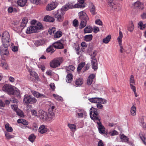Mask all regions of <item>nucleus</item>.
I'll list each match as a JSON object with an SVG mask.
<instances>
[{"label":"nucleus","instance_id":"22","mask_svg":"<svg viewBox=\"0 0 146 146\" xmlns=\"http://www.w3.org/2000/svg\"><path fill=\"white\" fill-rule=\"evenodd\" d=\"M89 8L92 15H94L96 14L95 7L93 3H90Z\"/></svg>","mask_w":146,"mask_h":146},{"label":"nucleus","instance_id":"12","mask_svg":"<svg viewBox=\"0 0 146 146\" xmlns=\"http://www.w3.org/2000/svg\"><path fill=\"white\" fill-rule=\"evenodd\" d=\"M63 43V40H61L55 42L52 44L54 48L61 49L64 48Z\"/></svg>","mask_w":146,"mask_h":146},{"label":"nucleus","instance_id":"32","mask_svg":"<svg viewBox=\"0 0 146 146\" xmlns=\"http://www.w3.org/2000/svg\"><path fill=\"white\" fill-rule=\"evenodd\" d=\"M87 21V20H81L79 28L80 29H82L85 27L86 25Z\"/></svg>","mask_w":146,"mask_h":146},{"label":"nucleus","instance_id":"3","mask_svg":"<svg viewBox=\"0 0 146 146\" xmlns=\"http://www.w3.org/2000/svg\"><path fill=\"white\" fill-rule=\"evenodd\" d=\"M90 114L91 119L95 122L100 120L97 109L91 108L90 110Z\"/></svg>","mask_w":146,"mask_h":146},{"label":"nucleus","instance_id":"23","mask_svg":"<svg viewBox=\"0 0 146 146\" xmlns=\"http://www.w3.org/2000/svg\"><path fill=\"white\" fill-rule=\"evenodd\" d=\"M78 111L79 113L77 114V115H78V117H82L84 115H86V113L84 110L79 109L78 110Z\"/></svg>","mask_w":146,"mask_h":146},{"label":"nucleus","instance_id":"21","mask_svg":"<svg viewBox=\"0 0 146 146\" xmlns=\"http://www.w3.org/2000/svg\"><path fill=\"white\" fill-rule=\"evenodd\" d=\"M134 5L135 8H138L139 9H142L144 8L143 4L139 1L134 3Z\"/></svg>","mask_w":146,"mask_h":146},{"label":"nucleus","instance_id":"28","mask_svg":"<svg viewBox=\"0 0 146 146\" xmlns=\"http://www.w3.org/2000/svg\"><path fill=\"white\" fill-rule=\"evenodd\" d=\"M28 19L27 17H24L23 18L22 21L20 25L21 27L23 28L26 26V24L28 22Z\"/></svg>","mask_w":146,"mask_h":146},{"label":"nucleus","instance_id":"55","mask_svg":"<svg viewBox=\"0 0 146 146\" xmlns=\"http://www.w3.org/2000/svg\"><path fill=\"white\" fill-rule=\"evenodd\" d=\"M5 136L6 138L8 139L13 138L14 137V136L12 135H10L9 133H5Z\"/></svg>","mask_w":146,"mask_h":146},{"label":"nucleus","instance_id":"25","mask_svg":"<svg viewBox=\"0 0 146 146\" xmlns=\"http://www.w3.org/2000/svg\"><path fill=\"white\" fill-rule=\"evenodd\" d=\"M73 76L70 74H68L66 76V81L68 83H71L73 80Z\"/></svg>","mask_w":146,"mask_h":146},{"label":"nucleus","instance_id":"46","mask_svg":"<svg viewBox=\"0 0 146 146\" xmlns=\"http://www.w3.org/2000/svg\"><path fill=\"white\" fill-rule=\"evenodd\" d=\"M140 138L142 140L143 143L146 145V137L142 134H140Z\"/></svg>","mask_w":146,"mask_h":146},{"label":"nucleus","instance_id":"63","mask_svg":"<svg viewBox=\"0 0 146 146\" xmlns=\"http://www.w3.org/2000/svg\"><path fill=\"white\" fill-rule=\"evenodd\" d=\"M97 104L96 105L98 109H102L103 108V105H102L99 102L97 103Z\"/></svg>","mask_w":146,"mask_h":146},{"label":"nucleus","instance_id":"34","mask_svg":"<svg viewBox=\"0 0 146 146\" xmlns=\"http://www.w3.org/2000/svg\"><path fill=\"white\" fill-rule=\"evenodd\" d=\"M111 38V35H108L103 39L102 41L104 43L107 44L110 41Z\"/></svg>","mask_w":146,"mask_h":146},{"label":"nucleus","instance_id":"39","mask_svg":"<svg viewBox=\"0 0 146 146\" xmlns=\"http://www.w3.org/2000/svg\"><path fill=\"white\" fill-rule=\"evenodd\" d=\"M90 98L88 99L91 102L97 103L99 102V100L98 98Z\"/></svg>","mask_w":146,"mask_h":146},{"label":"nucleus","instance_id":"13","mask_svg":"<svg viewBox=\"0 0 146 146\" xmlns=\"http://www.w3.org/2000/svg\"><path fill=\"white\" fill-rule=\"evenodd\" d=\"M68 6V8L70 9H73L76 8H84L85 7V6L84 5H79L78 3L74 5L73 2H69L66 4Z\"/></svg>","mask_w":146,"mask_h":146},{"label":"nucleus","instance_id":"14","mask_svg":"<svg viewBox=\"0 0 146 146\" xmlns=\"http://www.w3.org/2000/svg\"><path fill=\"white\" fill-rule=\"evenodd\" d=\"M58 5V3L56 1H52L48 4L46 7V10L50 11L55 9Z\"/></svg>","mask_w":146,"mask_h":146},{"label":"nucleus","instance_id":"9","mask_svg":"<svg viewBox=\"0 0 146 146\" xmlns=\"http://www.w3.org/2000/svg\"><path fill=\"white\" fill-rule=\"evenodd\" d=\"M9 45L2 44L0 48V54L1 56L5 55L7 56L9 53L8 50V47Z\"/></svg>","mask_w":146,"mask_h":146},{"label":"nucleus","instance_id":"36","mask_svg":"<svg viewBox=\"0 0 146 146\" xmlns=\"http://www.w3.org/2000/svg\"><path fill=\"white\" fill-rule=\"evenodd\" d=\"M93 36L92 35H85L84 37L85 40L87 42L91 41L92 38Z\"/></svg>","mask_w":146,"mask_h":146},{"label":"nucleus","instance_id":"8","mask_svg":"<svg viewBox=\"0 0 146 146\" xmlns=\"http://www.w3.org/2000/svg\"><path fill=\"white\" fill-rule=\"evenodd\" d=\"M108 4L111 8H113L116 11H119L121 9V5L119 4H115L113 2L112 0L108 1Z\"/></svg>","mask_w":146,"mask_h":146},{"label":"nucleus","instance_id":"57","mask_svg":"<svg viewBox=\"0 0 146 146\" xmlns=\"http://www.w3.org/2000/svg\"><path fill=\"white\" fill-rule=\"evenodd\" d=\"M98 100H99V102L100 103L102 104H105L107 102V100H106L102 99L101 98H98Z\"/></svg>","mask_w":146,"mask_h":146},{"label":"nucleus","instance_id":"30","mask_svg":"<svg viewBox=\"0 0 146 146\" xmlns=\"http://www.w3.org/2000/svg\"><path fill=\"white\" fill-rule=\"evenodd\" d=\"M27 0H19L17 1L18 4L21 7H23L26 4Z\"/></svg>","mask_w":146,"mask_h":146},{"label":"nucleus","instance_id":"41","mask_svg":"<svg viewBox=\"0 0 146 146\" xmlns=\"http://www.w3.org/2000/svg\"><path fill=\"white\" fill-rule=\"evenodd\" d=\"M44 43V41L42 40H37L35 41V45L37 46L42 45Z\"/></svg>","mask_w":146,"mask_h":146},{"label":"nucleus","instance_id":"47","mask_svg":"<svg viewBox=\"0 0 146 146\" xmlns=\"http://www.w3.org/2000/svg\"><path fill=\"white\" fill-rule=\"evenodd\" d=\"M30 75L35 79H36L38 78V76L35 72L31 71L30 72Z\"/></svg>","mask_w":146,"mask_h":146},{"label":"nucleus","instance_id":"54","mask_svg":"<svg viewBox=\"0 0 146 146\" xmlns=\"http://www.w3.org/2000/svg\"><path fill=\"white\" fill-rule=\"evenodd\" d=\"M1 66L4 69H7L8 68L7 64L5 62H3L1 63Z\"/></svg>","mask_w":146,"mask_h":146},{"label":"nucleus","instance_id":"18","mask_svg":"<svg viewBox=\"0 0 146 146\" xmlns=\"http://www.w3.org/2000/svg\"><path fill=\"white\" fill-rule=\"evenodd\" d=\"M31 92L35 97L37 98H46V96L44 95V94H40L36 91H31Z\"/></svg>","mask_w":146,"mask_h":146},{"label":"nucleus","instance_id":"20","mask_svg":"<svg viewBox=\"0 0 146 146\" xmlns=\"http://www.w3.org/2000/svg\"><path fill=\"white\" fill-rule=\"evenodd\" d=\"M95 77V75L94 74H92L88 76L87 82L88 85H90L92 84Z\"/></svg>","mask_w":146,"mask_h":146},{"label":"nucleus","instance_id":"37","mask_svg":"<svg viewBox=\"0 0 146 146\" xmlns=\"http://www.w3.org/2000/svg\"><path fill=\"white\" fill-rule=\"evenodd\" d=\"M75 69V68L73 65H70L66 67V71L71 72L73 71Z\"/></svg>","mask_w":146,"mask_h":146},{"label":"nucleus","instance_id":"24","mask_svg":"<svg viewBox=\"0 0 146 146\" xmlns=\"http://www.w3.org/2000/svg\"><path fill=\"white\" fill-rule=\"evenodd\" d=\"M44 21H45L53 22L55 21L54 18L49 16H46L45 17L44 19Z\"/></svg>","mask_w":146,"mask_h":146},{"label":"nucleus","instance_id":"53","mask_svg":"<svg viewBox=\"0 0 146 146\" xmlns=\"http://www.w3.org/2000/svg\"><path fill=\"white\" fill-rule=\"evenodd\" d=\"M134 28V26L133 24V23H131V24L128 27V29L129 31L132 32L133 31Z\"/></svg>","mask_w":146,"mask_h":146},{"label":"nucleus","instance_id":"19","mask_svg":"<svg viewBox=\"0 0 146 146\" xmlns=\"http://www.w3.org/2000/svg\"><path fill=\"white\" fill-rule=\"evenodd\" d=\"M48 129L44 125L40 126L38 129V132L41 134H43L47 132Z\"/></svg>","mask_w":146,"mask_h":146},{"label":"nucleus","instance_id":"61","mask_svg":"<svg viewBox=\"0 0 146 146\" xmlns=\"http://www.w3.org/2000/svg\"><path fill=\"white\" fill-rule=\"evenodd\" d=\"M11 108L15 111H16L19 109L18 108L16 104H13L11 105Z\"/></svg>","mask_w":146,"mask_h":146},{"label":"nucleus","instance_id":"11","mask_svg":"<svg viewBox=\"0 0 146 146\" xmlns=\"http://www.w3.org/2000/svg\"><path fill=\"white\" fill-rule=\"evenodd\" d=\"M38 116L43 120L48 119V115L47 113L43 110H40L38 112Z\"/></svg>","mask_w":146,"mask_h":146},{"label":"nucleus","instance_id":"52","mask_svg":"<svg viewBox=\"0 0 146 146\" xmlns=\"http://www.w3.org/2000/svg\"><path fill=\"white\" fill-rule=\"evenodd\" d=\"M56 31V29L54 27H52L50 28L48 31V32L49 34L51 35L53 33Z\"/></svg>","mask_w":146,"mask_h":146},{"label":"nucleus","instance_id":"31","mask_svg":"<svg viewBox=\"0 0 146 146\" xmlns=\"http://www.w3.org/2000/svg\"><path fill=\"white\" fill-rule=\"evenodd\" d=\"M17 122L19 123H21L23 124L27 125L29 124L28 122L26 120L23 119H18Z\"/></svg>","mask_w":146,"mask_h":146},{"label":"nucleus","instance_id":"17","mask_svg":"<svg viewBox=\"0 0 146 146\" xmlns=\"http://www.w3.org/2000/svg\"><path fill=\"white\" fill-rule=\"evenodd\" d=\"M91 65L92 68L94 70H96L98 68V62L96 58H93V59H91Z\"/></svg>","mask_w":146,"mask_h":146},{"label":"nucleus","instance_id":"5","mask_svg":"<svg viewBox=\"0 0 146 146\" xmlns=\"http://www.w3.org/2000/svg\"><path fill=\"white\" fill-rule=\"evenodd\" d=\"M37 101L36 99L31 95H25L24 96L23 102L27 104H33L36 103Z\"/></svg>","mask_w":146,"mask_h":146},{"label":"nucleus","instance_id":"4","mask_svg":"<svg viewBox=\"0 0 146 146\" xmlns=\"http://www.w3.org/2000/svg\"><path fill=\"white\" fill-rule=\"evenodd\" d=\"M2 42L3 44L5 45H10L11 41L10 36L9 33L5 31L2 34Z\"/></svg>","mask_w":146,"mask_h":146},{"label":"nucleus","instance_id":"50","mask_svg":"<svg viewBox=\"0 0 146 146\" xmlns=\"http://www.w3.org/2000/svg\"><path fill=\"white\" fill-rule=\"evenodd\" d=\"M68 6L66 4L65 5L63 6L60 10H61L62 12H64V11L68 10L69 9Z\"/></svg>","mask_w":146,"mask_h":146},{"label":"nucleus","instance_id":"2","mask_svg":"<svg viewBox=\"0 0 146 146\" xmlns=\"http://www.w3.org/2000/svg\"><path fill=\"white\" fill-rule=\"evenodd\" d=\"M3 90L9 95H20L19 90L15 87L9 84L5 85L3 87Z\"/></svg>","mask_w":146,"mask_h":146},{"label":"nucleus","instance_id":"42","mask_svg":"<svg viewBox=\"0 0 146 146\" xmlns=\"http://www.w3.org/2000/svg\"><path fill=\"white\" fill-rule=\"evenodd\" d=\"M5 128L6 130L8 132H11L13 130V128L9 126V123H7L5 124Z\"/></svg>","mask_w":146,"mask_h":146},{"label":"nucleus","instance_id":"40","mask_svg":"<svg viewBox=\"0 0 146 146\" xmlns=\"http://www.w3.org/2000/svg\"><path fill=\"white\" fill-rule=\"evenodd\" d=\"M123 37V34L122 32L120 31L119 32V36L117 38V40L119 44L121 43V39Z\"/></svg>","mask_w":146,"mask_h":146},{"label":"nucleus","instance_id":"35","mask_svg":"<svg viewBox=\"0 0 146 146\" xmlns=\"http://www.w3.org/2000/svg\"><path fill=\"white\" fill-rule=\"evenodd\" d=\"M121 141L122 142H126L128 141V139L127 136L122 134L120 136Z\"/></svg>","mask_w":146,"mask_h":146},{"label":"nucleus","instance_id":"33","mask_svg":"<svg viewBox=\"0 0 146 146\" xmlns=\"http://www.w3.org/2000/svg\"><path fill=\"white\" fill-rule=\"evenodd\" d=\"M46 50L47 52H51L52 53L53 52L55 51V50H54V46L53 45V44L52 45L49 46L47 48Z\"/></svg>","mask_w":146,"mask_h":146},{"label":"nucleus","instance_id":"16","mask_svg":"<svg viewBox=\"0 0 146 146\" xmlns=\"http://www.w3.org/2000/svg\"><path fill=\"white\" fill-rule=\"evenodd\" d=\"M79 16V19L81 20H89V18L85 12L84 11H82L78 13Z\"/></svg>","mask_w":146,"mask_h":146},{"label":"nucleus","instance_id":"6","mask_svg":"<svg viewBox=\"0 0 146 146\" xmlns=\"http://www.w3.org/2000/svg\"><path fill=\"white\" fill-rule=\"evenodd\" d=\"M63 61L61 57H59L54 59L50 62V66L53 68H55L60 66Z\"/></svg>","mask_w":146,"mask_h":146},{"label":"nucleus","instance_id":"1","mask_svg":"<svg viewBox=\"0 0 146 146\" xmlns=\"http://www.w3.org/2000/svg\"><path fill=\"white\" fill-rule=\"evenodd\" d=\"M31 23V26L27 29L26 32L27 34L36 32L42 28V24L40 22H36L35 20H32Z\"/></svg>","mask_w":146,"mask_h":146},{"label":"nucleus","instance_id":"56","mask_svg":"<svg viewBox=\"0 0 146 146\" xmlns=\"http://www.w3.org/2000/svg\"><path fill=\"white\" fill-rule=\"evenodd\" d=\"M17 9L15 8H13L12 7H9L8 9V11L9 13H11L13 12H16Z\"/></svg>","mask_w":146,"mask_h":146},{"label":"nucleus","instance_id":"48","mask_svg":"<svg viewBox=\"0 0 146 146\" xmlns=\"http://www.w3.org/2000/svg\"><path fill=\"white\" fill-rule=\"evenodd\" d=\"M118 134V132L115 130L109 132V135L111 136L117 135Z\"/></svg>","mask_w":146,"mask_h":146},{"label":"nucleus","instance_id":"15","mask_svg":"<svg viewBox=\"0 0 146 146\" xmlns=\"http://www.w3.org/2000/svg\"><path fill=\"white\" fill-rule=\"evenodd\" d=\"M96 122L98 124V127L99 132L102 134H103L105 133V129L104 127L102 125L101 123L100 122V120Z\"/></svg>","mask_w":146,"mask_h":146},{"label":"nucleus","instance_id":"64","mask_svg":"<svg viewBox=\"0 0 146 146\" xmlns=\"http://www.w3.org/2000/svg\"><path fill=\"white\" fill-rule=\"evenodd\" d=\"M94 32L95 33H97L100 31L99 29L97 27H94L93 28Z\"/></svg>","mask_w":146,"mask_h":146},{"label":"nucleus","instance_id":"60","mask_svg":"<svg viewBox=\"0 0 146 146\" xmlns=\"http://www.w3.org/2000/svg\"><path fill=\"white\" fill-rule=\"evenodd\" d=\"M73 25L75 27H78V20L75 19L73 21Z\"/></svg>","mask_w":146,"mask_h":146},{"label":"nucleus","instance_id":"49","mask_svg":"<svg viewBox=\"0 0 146 146\" xmlns=\"http://www.w3.org/2000/svg\"><path fill=\"white\" fill-rule=\"evenodd\" d=\"M53 96L55 99L58 101H62L63 100L61 96H60L58 95L53 94Z\"/></svg>","mask_w":146,"mask_h":146},{"label":"nucleus","instance_id":"7","mask_svg":"<svg viewBox=\"0 0 146 146\" xmlns=\"http://www.w3.org/2000/svg\"><path fill=\"white\" fill-rule=\"evenodd\" d=\"M65 12H62L61 10L58 9L55 13L54 17L56 21L58 22H62L63 21Z\"/></svg>","mask_w":146,"mask_h":146},{"label":"nucleus","instance_id":"59","mask_svg":"<svg viewBox=\"0 0 146 146\" xmlns=\"http://www.w3.org/2000/svg\"><path fill=\"white\" fill-rule=\"evenodd\" d=\"M140 122L141 123V125L143 127V128H145L146 127V126L145 125V124L144 119L143 118H142L140 120Z\"/></svg>","mask_w":146,"mask_h":146},{"label":"nucleus","instance_id":"43","mask_svg":"<svg viewBox=\"0 0 146 146\" xmlns=\"http://www.w3.org/2000/svg\"><path fill=\"white\" fill-rule=\"evenodd\" d=\"M35 138V136L34 134H31L29 137L28 139L31 142L33 143Z\"/></svg>","mask_w":146,"mask_h":146},{"label":"nucleus","instance_id":"27","mask_svg":"<svg viewBox=\"0 0 146 146\" xmlns=\"http://www.w3.org/2000/svg\"><path fill=\"white\" fill-rule=\"evenodd\" d=\"M83 79L81 78H77L75 81V84L77 86L81 85L83 83Z\"/></svg>","mask_w":146,"mask_h":146},{"label":"nucleus","instance_id":"45","mask_svg":"<svg viewBox=\"0 0 146 146\" xmlns=\"http://www.w3.org/2000/svg\"><path fill=\"white\" fill-rule=\"evenodd\" d=\"M62 35V32L60 31H58L55 33L54 35V37L55 38H58L61 37Z\"/></svg>","mask_w":146,"mask_h":146},{"label":"nucleus","instance_id":"26","mask_svg":"<svg viewBox=\"0 0 146 146\" xmlns=\"http://www.w3.org/2000/svg\"><path fill=\"white\" fill-rule=\"evenodd\" d=\"M92 29L91 26H89L86 27L84 29V33H92Z\"/></svg>","mask_w":146,"mask_h":146},{"label":"nucleus","instance_id":"44","mask_svg":"<svg viewBox=\"0 0 146 146\" xmlns=\"http://www.w3.org/2000/svg\"><path fill=\"white\" fill-rule=\"evenodd\" d=\"M139 28L141 29H143L146 27V24H143L142 22H139L138 23Z\"/></svg>","mask_w":146,"mask_h":146},{"label":"nucleus","instance_id":"51","mask_svg":"<svg viewBox=\"0 0 146 146\" xmlns=\"http://www.w3.org/2000/svg\"><path fill=\"white\" fill-rule=\"evenodd\" d=\"M16 112L17 114L19 116L21 117H23L24 116L23 111L19 109H18L16 111Z\"/></svg>","mask_w":146,"mask_h":146},{"label":"nucleus","instance_id":"62","mask_svg":"<svg viewBox=\"0 0 146 146\" xmlns=\"http://www.w3.org/2000/svg\"><path fill=\"white\" fill-rule=\"evenodd\" d=\"M30 1L31 3L36 5H38L40 3V0H30Z\"/></svg>","mask_w":146,"mask_h":146},{"label":"nucleus","instance_id":"38","mask_svg":"<svg viewBox=\"0 0 146 146\" xmlns=\"http://www.w3.org/2000/svg\"><path fill=\"white\" fill-rule=\"evenodd\" d=\"M68 125L72 131H75L76 130V126L75 125L68 124Z\"/></svg>","mask_w":146,"mask_h":146},{"label":"nucleus","instance_id":"10","mask_svg":"<svg viewBox=\"0 0 146 146\" xmlns=\"http://www.w3.org/2000/svg\"><path fill=\"white\" fill-rule=\"evenodd\" d=\"M48 120L52 119L54 117L56 109L54 106H52L48 109Z\"/></svg>","mask_w":146,"mask_h":146},{"label":"nucleus","instance_id":"58","mask_svg":"<svg viewBox=\"0 0 146 146\" xmlns=\"http://www.w3.org/2000/svg\"><path fill=\"white\" fill-rule=\"evenodd\" d=\"M129 81L130 84H135L134 77L132 75L131 76Z\"/></svg>","mask_w":146,"mask_h":146},{"label":"nucleus","instance_id":"29","mask_svg":"<svg viewBox=\"0 0 146 146\" xmlns=\"http://www.w3.org/2000/svg\"><path fill=\"white\" fill-rule=\"evenodd\" d=\"M130 113L131 115L133 116L136 115V108L134 105H133L131 108Z\"/></svg>","mask_w":146,"mask_h":146}]
</instances>
